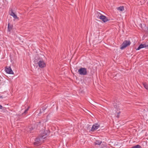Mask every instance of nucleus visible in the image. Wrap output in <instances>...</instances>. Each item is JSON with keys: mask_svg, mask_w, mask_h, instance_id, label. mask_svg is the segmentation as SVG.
<instances>
[{"mask_svg": "<svg viewBox=\"0 0 148 148\" xmlns=\"http://www.w3.org/2000/svg\"><path fill=\"white\" fill-rule=\"evenodd\" d=\"M100 127V125L98 123H96L94 124L90 130L91 132H94L95 130L97 129Z\"/></svg>", "mask_w": 148, "mask_h": 148, "instance_id": "nucleus-7", "label": "nucleus"}, {"mask_svg": "<svg viewBox=\"0 0 148 148\" xmlns=\"http://www.w3.org/2000/svg\"><path fill=\"white\" fill-rule=\"evenodd\" d=\"M5 71L8 74H14V72L10 66L6 67L5 69Z\"/></svg>", "mask_w": 148, "mask_h": 148, "instance_id": "nucleus-6", "label": "nucleus"}, {"mask_svg": "<svg viewBox=\"0 0 148 148\" xmlns=\"http://www.w3.org/2000/svg\"><path fill=\"white\" fill-rule=\"evenodd\" d=\"M29 108V107L28 108H27V109H26L25 110L24 112L22 114H26L27 113L28 110Z\"/></svg>", "mask_w": 148, "mask_h": 148, "instance_id": "nucleus-18", "label": "nucleus"}, {"mask_svg": "<svg viewBox=\"0 0 148 148\" xmlns=\"http://www.w3.org/2000/svg\"><path fill=\"white\" fill-rule=\"evenodd\" d=\"M35 62L38 64L39 66L41 68H44L46 66V64L45 61L41 58H36Z\"/></svg>", "mask_w": 148, "mask_h": 148, "instance_id": "nucleus-2", "label": "nucleus"}, {"mask_svg": "<svg viewBox=\"0 0 148 148\" xmlns=\"http://www.w3.org/2000/svg\"><path fill=\"white\" fill-rule=\"evenodd\" d=\"M3 98L2 96L1 95H0V99H2Z\"/></svg>", "mask_w": 148, "mask_h": 148, "instance_id": "nucleus-22", "label": "nucleus"}, {"mask_svg": "<svg viewBox=\"0 0 148 148\" xmlns=\"http://www.w3.org/2000/svg\"><path fill=\"white\" fill-rule=\"evenodd\" d=\"M121 113V112L120 111H119L118 112H117V115L116 116V117L117 118H119V114H120Z\"/></svg>", "mask_w": 148, "mask_h": 148, "instance_id": "nucleus-19", "label": "nucleus"}, {"mask_svg": "<svg viewBox=\"0 0 148 148\" xmlns=\"http://www.w3.org/2000/svg\"><path fill=\"white\" fill-rule=\"evenodd\" d=\"M12 29V26L11 25H10L9 24H8V30L9 31H10Z\"/></svg>", "mask_w": 148, "mask_h": 148, "instance_id": "nucleus-16", "label": "nucleus"}, {"mask_svg": "<svg viewBox=\"0 0 148 148\" xmlns=\"http://www.w3.org/2000/svg\"><path fill=\"white\" fill-rule=\"evenodd\" d=\"M141 147L139 145H137L134 146L132 148H141Z\"/></svg>", "mask_w": 148, "mask_h": 148, "instance_id": "nucleus-17", "label": "nucleus"}, {"mask_svg": "<svg viewBox=\"0 0 148 148\" xmlns=\"http://www.w3.org/2000/svg\"><path fill=\"white\" fill-rule=\"evenodd\" d=\"M130 44V42L129 40H125L124 41L122 45H121L120 49H123L128 45H129Z\"/></svg>", "mask_w": 148, "mask_h": 148, "instance_id": "nucleus-4", "label": "nucleus"}, {"mask_svg": "<svg viewBox=\"0 0 148 148\" xmlns=\"http://www.w3.org/2000/svg\"><path fill=\"white\" fill-rule=\"evenodd\" d=\"M34 130V128L32 127H29V132L30 133H32L33 132L32 131Z\"/></svg>", "mask_w": 148, "mask_h": 148, "instance_id": "nucleus-14", "label": "nucleus"}, {"mask_svg": "<svg viewBox=\"0 0 148 148\" xmlns=\"http://www.w3.org/2000/svg\"><path fill=\"white\" fill-rule=\"evenodd\" d=\"M102 143V141L99 140H96L95 142L94 143L95 145H100Z\"/></svg>", "mask_w": 148, "mask_h": 148, "instance_id": "nucleus-11", "label": "nucleus"}, {"mask_svg": "<svg viewBox=\"0 0 148 148\" xmlns=\"http://www.w3.org/2000/svg\"><path fill=\"white\" fill-rule=\"evenodd\" d=\"M117 9L121 11H122L124 10V8L123 6L119 7L117 8Z\"/></svg>", "mask_w": 148, "mask_h": 148, "instance_id": "nucleus-12", "label": "nucleus"}, {"mask_svg": "<svg viewBox=\"0 0 148 148\" xmlns=\"http://www.w3.org/2000/svg\"><path fill=\"white\" fill-rule=\"evenodd\" d=\"M10 15L12 16L15 19H16L18 18L17 16L14 13V12L12 11L10 13Z\"/></svg>", "mask_w": 148, "mask_h": 148, "instance_id": "nucleus-10", "label": "nucleus"}, {"mask_svg": "<svg viewBox=\"0 0 148 148\" xmlns=\"http://www.w3.org/2000/svg\"><path fill=\"white\" fill-rule=\"evenodd\" d=\"M46 109V107H44V108H43L42 109V110H43V111H45V110Z\"/></svg>", "mask_w": 148, "mask_h": 148, "instance_id": "nucleus-20", "label": "nucleus"}, {"mask_svg": "<svg viewBox=\"0 0 148 148\" xmlns=\"http://www.w3.org/2000/svg\"><path fill=\"white\" fill-rule=\"evenodd\" d=\"M96 16L97 18L101 20L104 23H105L109 21L106 16L103 15L100 13L97 12L96 14Z\"/></svg>", "mask_w": 148, "mask_h": 148, "instance_id": "nucleus-3", "label": "nucleus"}, {"mask_svg": "<svg viewBox=\"0 0 148 148\" xmlns=\"http://www.w3.org/2000/svg\"><path fill=\"white\" fill-rule=\"evenodd\" d=\"M147 47H148V45H146L145 44H141L140 45L139 47L136 49V50H138Z\"/></svg>", "mask_w": 148, "mask_h": 148, "instance_id": "nucleus-8", "label": "nucleus"}, {"mask_svg": "<svg viewBox=\"0 0 148 148\" xmlns=\"http://www.w3.org/2000/svg\"><path fill=\"white\" fill-rule=\"evenodd\" d=\"M47 136V134L45 131L44 132H41L40 134L39 135L38 137L35 140V143L36 144L39 143L40 142L43 141V140L45 139Z\"/></svg>", "mask_w": 148, "mask_h": 148, "instance_id": "nucleus-1", "label": "nucleus"}, {"mask_svg": "<svg viewBox=\"0 0 148 148\" xmlns=\"http://www.w3.org/2000/svg\"><path fill=\"white\" fill-rule=\"evenodd\" d=\"M101 144V148H104L105 147H106V143L104 142L102 143Z\"/></svg>", "mask_w": 148, "mask_h": 148, "instance_id": "nucleus-13", "label": "nucleus"}, {"mask_svg": "<svg viewBox=\"0 0 148 148\" xmlns=\"http://www.w3.org/2000/svg\"><path fill=\"white\" fill-rule=\"evenodd\" d=\"M79 74L82 75H85L87 74V70L85 68H81L78 70Z\"/></svg>", "mask_w": 148, "mask_h": 148, "instance_id": "nucleus-5", "label": "nucleus"}, {"mask_svg": "<svg viewBox=\"0 0 148 148\" xmlns=\"http://www.w3.org/2000/svg\"><path fill=\"white\" fill-rule=\"evenodd\" d=\"M143 84L145 88H146L147 89H148V86L146 83H143Z\"/></svg>", "mask_w": 148, "mask_h": 148, "instance_id": "nucleus-15", "label": "nucleus"}, {"mask_svg": "<svg viewBox=\"0 0 148 148\" xmlns=\"http://www.w3.org/2000/svg\"><path fill=\"white\" fill-rule=\"evenodd\" d=\"M3 108V107L1 105H0V109H2Z\"/></svg>", "mask_w": 148, "mask_h": 148, "instance_id": "nucleus-21", "label": "nucleus"}, {"mask_svg": "<svg viewBox=\"0 0 148 148\" xmlns=\"http://www.w3.org/2000/svg\"><path fill=\"white\" fill-rule=\"evenodd\" d=\"M113 105L114 106V107L116 110H117L118 111L119 110H121L122 109V108H121L120 106L121 105H116L115 104V103L113 104Z\"/></svg>", "mask_w": 148, "mask_h": 148, "instance_id": "nucleus-9", "label": "nucleus"}]
</instances>
